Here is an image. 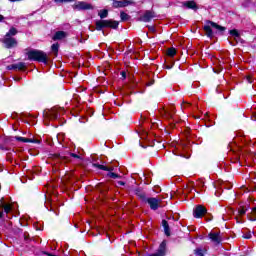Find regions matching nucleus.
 I'll list each match as a JSON object with an SVG mask.
<instances>
[{
    "mask_svg": "<svg viewBox=\"0 0 256 256\" xmlns=\"http://www.w3.org/2000/svg\"><path fill=\"white\" fill-rule=\"evenodd\" d=\"M120 19H121V21H129V16H128L127 13L121 12L120 13Z\"/></svg>",
    "mask_w": 256,
    "mask_h": 256,
    "instance_id": "393cba45",
    "label": "nucleus"
},
{
    "mask_svg": "<svg viewBox=\"0 0 256 256\" xmlns=\"http://www.w3.org/2000/svg\"><path fill=\"white\" fill-rule=\"evenodd\" d=\"M205 213H207V208L201 205L196 206L193 211V215L196 219H201Z\"/></svg>",
    "mask_w": 256,
    "mask_h": 256,
    "instance_id": "39448f33",
    "label": "nucleus"
},
{
    "mask_svg": "<svg viewBox=\"0 0 256 256\" xmlns=\"http://www.w3.org/2000/svg\"><path fill=\"white\" fill-rule=\"evenodd\" d=\"M253 216L249 217L250 221H256V207L252 209Z\"/></svg>",
    "mask_w": 256,
    "mask_h": 256,
    "instance_id": "cd10ccee",
    "label": "nucleus"
},
{
    "mask_svg": "<svg viewBox=\"0 0 256 256\" xmlns=\"http://www.w3.org/2000/svg\"><path fill=\"white\" fill-rule=\"evenodd\" d=\"M62 159L67 160V156H62Z\"/></svg>",
    "mask_w": 256,
    "mask_h": 256,
    "instance_id": "79ce46f5",
    "label": "nucleus"
},
{
    "mask_svg": "<svg viewBox=\"0 0 256 256\" xmlns=\"http://www.w3.org/2000/svg\"><path fill=\"white\" fill-rule=\"evenodd\" d=\"M93 166L96 167L97 169H100L101 171H113V168H109L105 165L93 164Z\"/></svg>",
    "mask_w": 256,
    "mask_h": 256,
    "instance_id": "6ab92c4d",
    "label": "nucleus"
},
{
    "mask_svg": "<svg viewBox=\"0 0 256 256\" xmlns=\"http://www.w3.org/2000/svg\"><path fill=\"white\" fill-rule=\"evenodd\" d=\"M121 75L123 79H127V73L125 71H122Z\"/></svg>",
    "mask_w": 256,
    "mask_h": 256,
    "instance_id": "f704fd0d",
    "label": "nucleus"
},
{
    "mask_svg": "<svg viewBox=\"0 0 256 256\" xmlns=\"http://www.w3.org/2000/svg\"><path fill=\"white\" fill-rule=\"evenodd\" d=\"M213 29H215L216 31H218V33H223V31H225V27L218 25L215 22L212 21H208L206 25H204V31L207 35V37H209L210 39L213 37L214 33H213Z\"/></svg>",
    "mask_w": 256,
    "mask_h": 256,
    "instance_id": "f03ea898",
    "label": "nucleus"
},
{
    "mask_svg": "<svg viewBox=\"0 0 256 256\" xmlns=\"http://www.w3.org/2000/svg\"><path fill=\"white\" fill-rule=\"evenodd\" d=\"M148 29H149V31H151L152 33H155V26H149Z\"/></svg>",
    "mask_w": 256,
    "mask_h": 256,
    "instance_id": "72a5a7b5",
    "label": "nucleus"
},
{
    "mask_svg": "<svg viewBox=\"0 0 256 256\" xmlns=\"http://www.w3.org/2000/svg\"><path fill=\"white\" fill-rule=\"evenodd\" d=\"M74 9H76V11H89L90 9H93V5L87 2H77L74 5Z\"/></svg>",
    "mask_w": 256,
    "mask_h": 256,
    "instance_id": "20e7f679",
    "label": "nucleus"
},
{
    "mask_svg": "<svg viewBox=\"0 0 256 256\" xmlns=\"http://www.w3.org/2000/svg\"><path fill=\"white\" fill-rule=\"evenodd\" d=\"M75 0H54V3H73Z\"/></svg>",
    "mask_w": 256,
    "mask_h": 256,
    "instance_id": "c85d7f7f",
    "label": "nucleus"
},
{
    "mask_svg": "<svg viewBox=\"0 0 256 256\" xmlns=\"http://www.w3.org/2000/svg\"><path fill=\"white\" fill-rule=\"evenodd\" d=\"M98 15H99L100 19H105L108 17L109 11L107 9L100 10Z\"/></svg>",
    "mask_w": 256,
    "mask_h": 256,
    "instance_id": "aec40b11",
    "label": "nucleus"
},
{
    "mask_svg": "<svg viewBox=\"0 0 256 256\" xmlns=\"http://www.w3.org/2000/svg\"><path fill=\"white\" fill-rule=\"evenodd\" d=\"M167 248V243L165 241L161 242L158 250L154 254H147V256H165Z\"/></svg>",
    "mask_w": 256,
    "mask_h": 256,
    "instance_id": "6e6552de",
    "label": "nucleus"
},
{
    "mask_svg": "<svg viewBox=\"0 0 256 256\" xmlns=\"http://www.w3.org/2000/svg\"><path fill=\"white\" fill-rule=\"evenodd\" d=\"M154 17L155 13L148 10L140 17V20L143 21V23H149V21H151V19Z\"/></svg>",
    "mask_w": 256,
    "mask_h": 256,
    "instance_id": "f8f14e48",
    "label": "nucleus"
},
{
    "mask_svg": "<svg viewBox=\"0 0 256 256\" xmlns=\"http://www.w3.org/2000/svg\"><path fill=\"white\" fill-rule=\"evenodd\" d=\"M183 7H186V9H192L193 11H197L198 7H197V3H195V1H186L183 2Z\"/></svg>",
    "mask_w": 256,
    "mask_h": 256,
    "instance_id": "4468645a",
    "label": "nucleus"
},
{
    "mask_svg": "<svg viewBox=\"0 0 256 256\" xmlns=\"http://www.w3.org/2000/svg\"><path fill=\"white\" fill-rule=\"evenodd\" d=\"M135 195H137V197H139L140 199H145V194L139 189L135 190Z\"/></svg>",
    "mask_w": 256,
    "mask_h": 256,
    "instance_id": "a878e982",
    "label": "nucleus"
},
{
    "mask_svg": "<svg viewBox=\"0 0 256 256\" xmlns=\"http://www.w3.org/2000/svg\"><path fill=\"white\" fill-rule=\"evenodd\" d=\"M129 5H133L132 0H116L113 2V7H115L116 9H118L119 7H129Z\"/></svg>",
    "mask_w": 256,
    "mask_h": 256,
    "instance_id": "1a4fd4ad",
    "label": "nucleus"
},
{
    "mask_svg": "<svg viewBox=\"0 0 256 256\" xmlns=\"http://www.w3.org/2000/svg\"><path fill=\"white\" fill-rule=\"evenodd\" d=\"M229 35H231V37H233V39H234V41H236V43H239V41H241V34L239 33V30L232 29L229 31Z\"/></svg>",
    "mask_w": 256,
    "mask_h": 256,
    "instance_id": "ddd939ff",
    "label": "nucleus"
},
{
    "mask_svg": "<svg viewBox=\"0 0 256 256\" xmlns=\"http://www.w3.org/2000/svg\"><path fill=\"white\" fill-rule=\"evenodd\" d=\"M108 177H111V179H117V178H119V175H117L116 173H113V172H109Z\"/></svg>",
    "mask_w": 256,
    "mask_h": 256,
    "instance_id": "7c9ffc66",
    "label": "nucleus"
},
{
    "mask_svg": "<svg viewBox=\"0 0 256 256\" xmlns=\"http://www.w3.org/2000/svg\"><path fill=\"white\" fill-rule=\"evenodd\" d=\"M2 218H3V212L0 211V219H2Z\"/></svg>",
    "mask_w": 256,
    "mask_h": 256,
    "instance_id": "a19ab883",
    "label": "nucleus"
},
{
    "mask_svg": "<svg viewBox=\"0 0 256 256\" xmlns=\"http://www.w3.org/2000/svg\"><path fill=\"white\" fill-rule=\"evenodd\" d=\"M168 57H175L177 55V50L175 48H169L167 50Z\"/></svg>",
    "mask_w": 256,
    "mask_h": 256,
    "instance_id": "5701e85b",
    "label": "nucleus"
},
{
    "mask_svg": "<svg viewBox=\"0 0 256 256\" xmlns=\"http://www.w3.org/2000/svg\"><path fill=\"white\" fill-rule=\"evenodd\" d=\"M0 207L4 210V213L9 214L11 213L13 206L11 204H7L3 201V198L1 199Z\"/></svg>",
    "mask_w": 256,
    "mask_h": 256,
    "instance_id": "dca6fc26",
    "label": "nucleus"
},
{
    "mask_svg": "<svg viewBox=\"0 0 256 256\" xmlns=\"http://www.w3.org/2000/svg\"><path fill=\"white\" fill-rule=\"evenodd\" d=\"M209 239L214 243V245H219L223 238L221 237V233L219 232H210L208 235Z\"/></svg>",
    "mask_w": 256,
    "mask_h": 256,
    "instance_id": "423d86ee",
    "label": "nucleus"
},
{
    "mask_svg": "<svg viewBox=\"0 0 256 256\" xmlns=\"http://www.w3.org/2000/svg\"><path fill=\"white\" fill-rule=\"evenodd\" d=\"M14 139L16 141H20L21 143H34L33 139H29L21 136H15Z\"/></svg>",
    "mask_w": 256,
    "mask_h": 256,
    "instance_id": "a211bd4d",
    "label": "nucleus"
},
{
    "mask_svg": "<svg viewBox=\"0 0 256 256\" xmlns=\"http://www.w3.org/2000/svg\"><path fill=\"white\" fill-rule=\"evenodd\" d=\"M65 37H67V32L57 31L53 36V41H61V39H65Z\"/></svg>",
    "mask_w": 256,
    "mask_h": 256,
    "instance_id": "2eb2a0df",
    "label": "nucleus"
},
{
    "mask_svg": "<svg viewBox=\"0 0 256 256\" xmlns=\"http://www.w3.org/2000/svg\"><path fill=\"white\" fill-rule=\"evenodd\" d=\"M118 183H119V185H125V182H123V181H120Z\"/></svg>",
    "mask_w": 256,
    "mask_h": 256,
    "instance_id": "ea45409f",
    "label": "nucleus"
},
{
    "mask_svg": "<svg viewBox=\"0 0 256 256\" xmlns=\"http://www.w3.org/2000/svg\"><path fill=\"white\" fill-rule=\"evenodd\" d=\"M3 43L4 45H6L7 49H11L12 47H17V40L10 36H5Z\"/></svg>",
    "mask_w": 256,
    "mask_h": 256,
    "instance_id": "0eeeda50",
    "label": "nucleus"
},
{
    "mask_svg": "<svg viewBox=\"0 0 256 256\" xmlns=\"http://www.w3.org/2000/svg\"><path fill=\"white\" fill-rule=\"evenodd\" d=\"M11 3H17L19 1H23V0H9Z\"/></svg>",
    "mask_w": 256,
    "mask_h": 256,
    "instance_id": "e433bc0d",
    "label": "nucleus"
},
{
    "mask_svg": "<svg viewBox=\"0 0 256 256\" xmlns=\"http://www.w3.org/2000/svg\"><path fill=\"white\" fill-rule=\"evenodd\" d=\"M147 203L152 211H157L159 209V199L157 198H147Z\"/></svg>",
    "mask_w": 256,
    "mask_h": 256,
    "instance_id": "9b49d317",
    "label": "nucleus"
},
{
    "mask_svg": "<svg viewBox=\"0 0 256 256\" xmlns=\"http://www.w3.org/2000/svg\"><path fill=\"white\" fill-rule=\"evenodd\" d=\"M104 27H109L110 29H117L119 27V22L115 20H98L96 21V30L101 31Z\"/></svg>",
    "mask_w": 256,
    "mask_h": 256,
    "instance_id": "7ed1b4c3",
    "label": "nucleus"
},
{
    "mask_svg": "<svg viewBox=\"0 0 256 256\" xmlns=\"http://www.w3.org/2000/svg\"><path fill=\"white\" fill-rule=\"evenodd\" d=\"M70 157H73L74 159H79V161H83V158L75 153H70Z\"/></svg>",
    "mask_w": 256,
    "mask_h": 256,
    "instance_id": "c756f323",
    "label": "nucleus"
},
{
    "mask_svg": "<svg viewBox=\"0 0 256 256\" xmlns=\"http://www.w3.org/2000/svg\"><path fill=\"white\" fill-rule=\"evenodd\" d=\"M51 49H52V51H53V53H58V51H59V44H53L52 46H51Z\"/></svg>",
    "mask_w": 256,
    "mask_h": 256,
    "instance_id": "bb28decb",
    "label": "nucleus"
},
{
    "mask_svg": "<svg viewBox=\"0 0 256 256\" xmlns=\"http://www.w3.org/2000/svg\"><path fill=\"white\" fill-rule=\"evenodd\" d=\"M244 239H251V234L244 236Z\"/></svg>",
    "mask_w": 256,
    "mask_h": 256,
    "instance_id": "4c0bfd02",
    "label": "nucleus"
},
{
    "mask_svg": "<svg viewBox=\"0 0 256 256\" xmlns=\"http://www.w3.org/2000/svg\"><path fill=\"white\" fill-rule=\"evenodd\" d=\"M15 69L18 71H23L25 69V62H19L17 64H14Z\"/></svg>",
    "mask_w": 256,
    "mask_h": 256,
    "instance_id": "b1692460",
    "label": "nucleus"
},
{
    "mask_svg": "<svg viewBox=\"0 0 256 256\" xmlns=\"http://www.w3.org/2000/svg\"><path fill=\"white\" fill-rule=\"evenodd\" d=\"M7 69H8V71H11V70H16V68H15V64H12V65H9V66H7Z\"/></svg>",
    "mask_w": 256,
    "mask_h": 256,
    "instance_id": "2f4dec72",
    "label": "nucleus"
},
{
    "mask_svg": "<svg viewBox=\"0 0 256 256\" xmlns=\"http://www.w3.org/2000/svg\"><path fill=\"white\" fill-rule=\"evenodd\" d=\"M230 44H231V45H235V44H233L232 42H230Z\"/></svg>",
    "mask_w": 256,
    "mask_h": 256,
    "instance_id": "c03bdc74",
    "label": "nucleus"
},
{
    "mask_svg": "<svg viewBox=\"0 0 256 256\" xmlns=\"http://www.w3.org/2000/svg\"><path fill=\"white\" fill-rule=\"evenodd\" d=\"M168 115H169L170 117H173V114H171V113H169V112H168Z\"/></svg>",
    "mask_w": 256,
    "mask_h": 256,
    "instance_id": "37998d69",
    "label": "nucleus"
},
{
    "mask_svg": "<svg viewBox=\"0 0 256 256\" xmlns=\"http://www.w3.org/2000/svg\"><path fill=\"white\" fill-rule=\"evenodd\" d=\"M238 213H239V215H245V213H247V210H245V209H240V210L238 211Z\"/></svg>",
    "mask_w": 256,
    "mask_h": 256,
    "instance_id": "473e14b6",
    "label": "nucleus"
},
{
    "mask_svg": "<svg viewBox=\"0 0 256 256\" xmlns=\"http://www.w3.org/2000/svg\"><path fill=\"white\" fill-rule=\"evenodd\" d=\"M14 35H17V29L10 28V30L6 33V37H14Z\"/></svg>",
    "mask_w": 256,
    "mask_h": 256,
    "instance_id": "4be33fe9",
    "label": "nucleus"
},
{
    "mask_svg": "<svg viewBox=\"0 0 256 256\" xmlns=\"http://www.w3.org/2000/svg\"><path fill=\"white\" fill-rule=\"evenodd\" d=\"M29 61H38L47 65V54L41 50H30L27 52Z\"/></svg>",
    "mask_w": 256,
    "mask_h": 256,
    "instance_id": "f257e3e1",
    "label": "nucleus"
},
{
    "mask_svg": "<svg viewBox=\"0 0 256 256\" xmlns=\"http://www.w3.org/2000/svg\"><path fill=\"white\" fill-rule=\"evenodd\" d=\"M194 253H195V255H198V256H204L205 253H207V250L203 249V248H196L194 250Z\"/></svg>",
    "mask_w": 256,
    "mask_h": 256,
    "instance_id": "412c9836",
    "label": "nucleus"
},
{
    "mask_svg": "<svg viewBox=\"0 0 256 256\" xmlns=\"http://www.w3.org/2000/svg\"><path fill=\"white\" fill-rule=\"evenodd\" d=\"M3 19H5V17L3 15H0V23L1 21H3Z\"/></svg>",
    "mask_w": 256,
    "mask_h": 256,
    "instance_id": "58836bf2",
    "label": "nucleus"
},
{
    "mask_svg": "<svg viewBox=\"0 0 256 256\" xmlns=\"http://www.w3.org/2000/svg\"><path fill=\"white\" fill-rule=\"evenodd\" d=\"M61 111H63V109L53 108L47 112V115L50 119H59V117H61Z\"/></svg>",
    "mask_w": 256,
    "mask_h": 256,
    "instance_id": "9d476101",
    "label": "nucleus"
},
{
    "mask_svg": "<svg viewBox=\"0 0 256 256\" xmlns=\"http://www.w3.org/2000/svg\"><path fill=\"white\" fill-rule=\"evenodd\" d=\"M246 79H247L248 83H253V78L251 76H247Z\"/></svg>",
    "mask_w": 256,
    "mask_h": 256,
    "instance_id": "c9c22d12",
    "label": "nucleus"
},
{
    "mask_svg": "<svg viewBox=\"0 0 256 256\" xmlns=\"http://www.w3.org/2000/svg\"><path fill=\"white\" fill-rule=\"evenodd\" d=\"M162 226L164 227L165 235H167V237H169L171 235V230L169 229V223L167 222V220L162 221Z\"/></svg>",
    "mask_w": 256,
    "mask_h": 256,
    "instance_id": "f3484780",
    "label": "nucleus"
}]
</instances>
